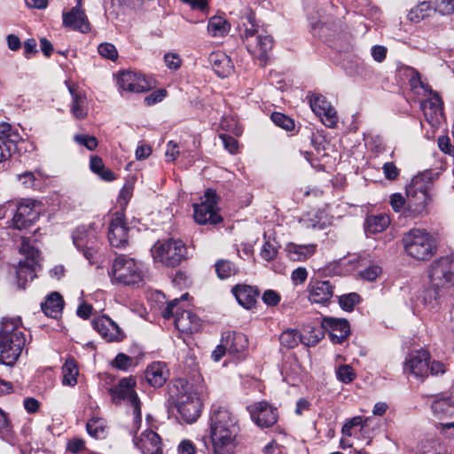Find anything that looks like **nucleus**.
Returning a JSON list of instances; mask_svg holds the SVG:
<instances>
[{
  "label": "nucleus",
  "mask_w": 454,
  "mask_h": 454,
  "mask_svg": "<svg viewBox=\"0 0 454 454\" xmlns=\"http://www.w3.org/2000/svg\"><path fill=\"white\" fill-rule=\"evenodd\" d=\"M165 97H166V90H158L153 91L151 94L146 96L145 98V102L146 103V105L152 106L158 102H160Z\"/></svg>",
  "instance_id": "62"
},
{
  "label": "nucleus",
  "mask_w": 454,
  "mask_h": 454,
  "mask_svg": "<svg viewBox=\"0 0 454 454\" xmlns=\"http://www.w3.org/2000/svg\"><path fill=\"white\" fill-rule=\"evenodd\" d=\"M118 84L121 89L131 92H145L149 90L153 84L144 75L131 71L121 72Z\"/></svg>",
  "instance_id": "22"
},
{
  "label": "nucleus",
  "mask_w": 454,
  "mask_h": 454,
  "mask_svg": "<svg viewBox=\"0 0 454 454\" xmlns=\"http://www.w3.org/2000/svg\"><path fill=\"white\" fill-rule=\"evenodd\" d=\"M360 301V296L356 293L343 294L339 297L340 307L346 311L353 310L356 304Z\"/></svg>",
  "instance_id": "49"
},
{
  "label": "nucleus",
  "mask_w": 454,
  "mask_h": 454,
  "mask_svg": "<svg viewBox=\"0 0 454 454\" xmlns=\"http://www.w3.org/2000/svg\"><path fill=\"white\" fill-rule=\"evenodd\" d=\"M164 61L166 66L169 69L176 70L181 66V59L176 53H167L164 56Z\"/></svg>",
  "instance_id": "57"
},
{
  "label": "nucleus",
  "mask_w": 454,
  "mask_h": 454,
  "mask_svg": "<svg viewBox=\"0 0 454 454\" xmlns=\"http://www.w3.org/2000/svg\"><path fill=\"white\" fill-rule=\"evenodd\" d=\"M227 20L221 16H213L208 20L207 31L213 37H223L226 32Z\"/></svg>",
  "instance_id": "44"
},
{
  "label": "nucleus",
  "mask_w": 454,
  "mask_h": 454,
  "mask_svg": "<svg viewBox=\"0 0 454 454\" xmlns=\"http://www.w3.org/2000/svg\"><path fill=\"white\" fill-rule=\"evenodd\" d=\"M312 111L317 115L321 121L329 128H333L338 121L335 109L323 95H313L309 99Z\"/></svg>",
  "instance_id": "16"
},
{
  "label": "nucleus",
  "mask_w": 454,
  "mask_h": 454,
  "mask_svg": "<svg viewBox=\"0 0 454 454\" xmlns=\"http://www.w3.org/2000/svg\"><path fill=\"white\" fill-rule=\"evenodd\" d=\"M252 420L260 427H272L278 420L277 410L266 402H258L247 407Z\"/></svg>",
  "instance_id": "17"
},
{
  "label": "nucleus",
  "mask_w": 454,
  "mask_h": 454,
  "mask_svg": "<svg viewBox=\"0 0 454 454\" xmlns=\"http://www.w3.org/2000/svg\"><path fill=\"white\" fill-rule=\"evenodd\" d=\"M18 179L21 181L22 184L26 187H35V173L31 171H26L22 174L17 176Z\"/></svg>",
  "instance_id": "60"
},
{
  "label": "nucleus",
  "mask_w": 454,
  "mask_h": 454,
  "mask_svg": "<svg viewBox=\"0 0 454 454\" xmlns=\"http://www.w3.org/2000/svg\"><path fill=\"white\" fill-rule=\"evenodd\" d=\"M317 246L314 244L297 245L290 243L286 246V253L292 261H304L311 257L316 252Z\"/></svg>",
  "instance_id": "34"
},
{
  "label": "nucleus",
  "mask_w": 454,
  "mask_h": 454,
  "mask_svg": "<svg viewBox=\"0 0 454 454\" xmlns=\"http://www.w3.org/2000/svg\"><path fill=\"white\" fill-rule=\"evenodd\" d=\"M444 291H446L445 288L434 286L429 282L422 295L424 304L431 309H434L439 304L440 298Z\"/></svg>",
  "instance_id": "40"
},
{
  "label": "nucleus",
  "mask_w": 454,
  "mask_h": 454,
  "mask_svg": "<svg viewBox=\"0 0 454 454\" xmlns=\"http://www.w3.org/2000/svg\"><path fill=\"white\" fill-rule=\"evenodd\" d=\"M231 293L236 298L238 303L247 309H249L255 305L256 299L259 295L257 288L245 284L235 286L232 287Z\"/></svg>",
  "instance_id": "29"
},
{
  "label": "nucleus",
  "mask_w": 454,
  "mask_h": 454,
  "mask_svg": "<svg viewBox=\"0 0 454 454\" xmlns=\"http://www.w3.org/2000/svg\"><path fill=\"white\" fill-rule=\"evenodd\" d=\"M438 146L442 153L454 156V146L451 145L450 139L448 137H440L438 138Z\"/></svg>",
  "instance_id": "59"
},
{
  "label": "nucleus",
  "mask_w": 454,
  "mask_h": 454,
  "mask_svg": "<svg viewBox=\"0 0 454 454\" xmlns=\"http://www.w3.org/2000/svg\"><path fill=\"white\" fill-rule=\"evenodd\" d=\"M432 411L438 418L450 416L454 411V397L450 392H443L433 396Z\"/></svg>",
  "instance_id": "31"
},
{
  "label": "nucleus",
  "mask_w": 454,
  "mask_h": 454,
  "mask_svg": "<svg viewBox=\"0 0 454 454\" xmlns=\"http://www.w3.org/2000/svg\"><path fill=\"white\" fill-rule=\"evenodd\" d=\"M430 97L420 104V108L424 113L425 119L432 126L440 124L442 118V102L436 92L428 94Z\"/></svg>",
  "instance_id": "24"
},
{
  "label": "nucleus",
  "mask_w": 454,
  "mask_h": 454,
  "mask_svg": "<svg viewBox=\"0 0 454 454\" xmlns=\"http://www.w3.org/2000/svg\"><path fill=\"white\" fill-rule=\"evenodd\" d=\"M279 342L282 347L292 349L296 348L299 343H302V335L296 329H286L279 336Z\"/></svg>",
  "instance_id": "42"
},
{
  "label": "nucleus",
  "mask_w": 454,
  "mask_h": 454,
  "mask_svg": "<svg viewBox=\"0 0 454 454\" xmlns=\"http://www.w3.org/2000/svg\"><path fill=\"white\" fill-rule=\"evenodd\" d=\"M86 427L88 434L96 439H103L106 435V422L101 418L90 419Z\"/></svg>",
  "instance_id": "43"
},
{
  "label": "nucleus",
  "mask_w": 454,
  "mask_h": 454,
  "mask_svg": "<svg viewBox=\"0 0 454 454\" xmlns=\"http://www.w3.org/2000/svg\"><path fill=\"white\" fill-rule=\"evenodd\" d=\"M407 203L404 216L417 218L428 213L434 192L431 172L426 171L415 176L406 187Z\"/></svg>",
  "instance_id": "2"
},
{
  "label": "nucleus",
  "mask_w": 454,
  "mask_h": 454,
  "mask_svg": "<svg viewBox=\"0 0 454 454\" xmlns=\"http://www.w3.org/2000/svg\"><path fill=\"white\" fill-rule=\"evenodd\" d=\"M270 119L275 125L282 128L286 131H291L294 129V120L280 112L272 113L270 115Z\"/></svg>",
  "instance_id": "46"
},
{
  "label": "nucleus",
  "mask_w": 454,
  "mask_h": 454,
  "mask_svg": "<svg viewBox=\"0 0 454 454\" xmlns=\"http://www.w3.org/2000/svg\"><path fill=\"white\" fill-rule=\"evenodd\" d=\"M321 326L329 333L333 342L342 343L349 335L350 327L348 320L333 317L322 318Z\"/></svg>",
  "instance_id": "20"
},
{
  "label": "nucleus",
  "mask_w": 454,
  "mask_h": 454,
  "mask_svg": "<svg viewBox=\"0 0 454 454\" xmlns=\"http://www.w3.org/2000/svg\"><path fill=\"white\" fill-rule=\"evenodd\" d=\"M97 234L94 223L89 226H80L73 233L74 245L77 249L84 248L88 245H94Z\"/></svg>",
  "instance_id": "32"
},
{
  "label": "nucleus",
  "mask_w": 454,
  "mask_h": 454,
  "mask_svg": "<svg viewBox=\"0 0 454 454\" xmlns=\"http://www.w3.org/2000/svg\"><path fill=\"white\" fill-rule=\"evenodd\" d=\"M135 445L143 454H162V443L160 435L146 430L138 438L134 439Z\"/></svg>",
  "instance_id": "25"
},
{
  "label": "nucleus",
  "mask_w": 454,
  "mask_h": 454,
  "mask_svg": "<svg viewBox=\"0 0 454 454\" xmlns=\"http://www.w3.org/2000/svg\"><path fill=\"white\" fill-rule=\"evenodd\" d=\"M208 439L213 454H227V409L214 404L208 418Z\"/></svg>",
  "instance_id": "5"
},
{
  "label": "nucleus",
  "mask_w": 454,
  "mask_h": 454,
  "mask_svg": "<svg viewBox=\"0 0 454 454\" xmlns=\"http://www.w3.org/2000/svg\"><path fill=\"white\" fill-rule=\"evenodd\" d=\"M336 373L338 380L345 384L350 383L355 379L354 370L348 364L340 365Z\"/></svg>",
  "instance_id": "51"
},
{
  "label": "nucleus",
  "mask_w": 454,
  "mask_h": 454,
  "mask_svg": "<svg viewBox=\"0 0 454 454\" xmlns=\"http://www.w3.org/2000/svg\"><path fill=\"white\" fill-rule=\"evenodd\" d=\"M151 253L154 262L168 267L177 266L188 258V249L180 239L158 241L151 248Z\"/></svg>",
  "instance_id": "7"
},
{
  "label": "nucleus",
  "mask_w": 454,
  "mask_h": 454,
  "mask_svg": "<svg viewBox=\"0 0 454 454\" xmlns=\"http://www.w3.org/2000/svg\"><path fill=\"white\" fill-rule=\"evenodd\" d=\"M209 63L211 64L215 73L222 78L226 76V62L227 55L223 51H213L208 57Z\"/></svg>",
  "instance_id": "39"
},
{
  "label": "nucleus",
  "mask_w": 454,
  "mask_h": 454,
  "mask_svg": "<svg viewBox=\"0 0 454 454\" xmlns=\"http://www.w3.org/2000/svg\"><path fill=\"white\" fill-rule=\"evenodd\" d=\"M68 91L71 95L70 112L77 120L85 119L88 115V99L83 90L75 84L67 83Z\"/></svg>",
  "instance_id": "23"
},
{
  "label": "nucleus",
  "mask_w": 454,
  "mask_h": 454,
  "mask_svg": "<svg viewBox=\"0 0 454 454\" xmlns=\"http://www.w3.org/2000/svg\"><path fill=\"white\" fill-rule=\"evenodd\" d=\"M131 357L123 353H120L116 356L114 365L120 370H127L131 364Z\"/></svg>",
  "instance_id": "58"
},
{
  "label": "nucleus",
  "mask_w": 454,
  "mask_h": 454,
  "mask_svg": "<svg viewBox=\"0 0 454 454\" xmlns=\"http://www.w3.org/2000/svg\"><path fill=\"white\" fill-rule=\"evenodd\" d=\"M164 318L175 317L174 324L176 328L186 333H192L199 331L201 325L200 317L191 310L184 309L179 305L178 299H174L168 303L162 311Z\"/></svg>",
  "instance_id": "10"
},
{
  "label": "nucleus",
  "mask_w": 454,
  "mask_h": 454,
  "mask_svg": "<svg viewBox=\"0 0 454 454\" xmlns=\"http://www.w3.org/2000/svg\"><path fill=\"white\" fill-rule=\"evenodd\" d=\"M39 217V212L35 208V203L30 200L20 202L12 217V226L17 230L30 227Z\"/></svg>",
  "instance_id": "19"
},
{
  "label": "nucleus",
  "mask_w": 454,
  "mask_h": 454,
  "mask_svg": "<svg viewBox=\"0 0 454 454\" xmlns=\"http://www.w3.org/2000/svg\"><path fill=\"white\" fill-rule=\"evenodd\" d=\"M63 385L74 387L77 383L79 371L74 359H67L62 366Z\"/></svg>",
  "instance_id": "41"
},
{
  "label": "nucleus",
  "mask_w": 454,
  "mask_h": 454,
  "mask_svg": "<svg viewBox=\"0 0 454 454\" xmlns=\"http://www.w3.org/2000/svg\"><path fill=\"white\" fill-rule=\"evenodd\" d=\"M91 325L106 341H121L125 337L119 325L106 315L93 318Z\"/></svg>",
  "instance_id": "18"
},
{
  "label": "nucleus",
  "mask_w": 454,
  "mask_h": 454,
  "mask_svg": "<svg viewBox=\"0 0 454 454\" xmlns=\"http://www.w3.org/2000/svg\"><path fill=\"white\" fill-rule=\"evenodd\" d=\"M434 12L442 16L454 14V0H432Z\"/></svg>",
  "instance_id": "48"
},
{
  "label": "nucleus",
  "mask_w": 454,
  "mask_h": 454,
  "mask_svg": "<svg viewBox=\"0 0 454 454\" xmlns=\"http://www.w3.org/2000/svg\"><path fill=\"white\" fill-rule=\"evenodd\" d=\"M129 239V228L124 220V215L116 212L112 215L108 228V240L112 247H125Z\"/></svg>",
  "instance_id": "15"
},
{
  "label": "nucleus",
  "mask_w": 454,
  "mask_h": 454,
  "mask_svg": "<svg viewBox=\"0 0 454 454\" xmlns=\"http://www.w3.org/2000/svg\"><path fill=\"white\" fill-rule=\"evenodd\" d=\"M407 200L400 194L394 193L390 197V205L395 212H399L403 207H406Z\"/></svg>",
  "instance_id": "63"
},
{
  "label": "nucleus",
  "mask_w": 454,
  "mask_h": 454,
  "mask_svg": "<svg viewBox=\"0 0 454 454\" xmlns=\"http://www.w3.org/2000/svg\"><path fill=\"white\" fill-rule=\"evenodd\" d=\"M308 278V271L304 267L295 269L291 274V279L295 286L303 284Z\"/></svg>",
  "instance_id": "55"
},
{
  "label": "nucleus",
  "mask_w": 454,
  "mask_h": 454,
  "mask_svg": "<svg viewBox=\"0 0 454 454\" xmlns=\"http://www.w3.org/2000/svg\"><path fill=\"white\" fill-rule=\"evenodd\" d=\"M136 380L132 377L124 378L109 390L112 400L115 403L124 401L133 410L134 424L138 427L141 422V403L135 390Z\"/></svg>",
  "instance_id": "9"
},
{
  "label": "nucleus",
  "mask_w": 454,
  "mask_h": 454,
  "mask_svg": "<svg viewBox=\"0 0 454 454\" xmlns=\"http://www.w3.org/2000/svg\"><path fill=\"white\" fill-rule=\"evenodd\" d=\"M218 197L213 189H207L200 203L193 205V217L200 224H216L222 221L218 214Z\"/></svg>",
  "instance_id": "12"
},
{
  "label": "nucleus",
  "mask_w": 454,
  "mask_h": 454,
  "mask_svg": "<svg viewBox=\"0 0 454 454\" xmlns=\"http://www.w3.org/2000/svg\"><path fill=\"white\" fill-rule=\"evenodd\" d=\"M278 250L270 241H265L261 250V256L267 262L276 258Z\"/></svg>",
  "instance_id": "53"
},
{
  "label": "nucleus",
  "mask_w": 454,
  "mask_h": 454,
  "mask_svg": "<svg viewBox=\"0 0 454 454\" xmlns=\"http://www.w3.org/2000/svg\"><path fill=\"white\" fill-rule=\"evenodd\" d=\"M409 82H410L411 90L415 93H417L419 95H427V94L432 93V90H431L430 86L427 83H425L422 82L420 74L418 72L412 71Z\"/></svg>",
  "instance_id": "45"
},
{
  "label": "nucleus",
  "mask_w": 454,
  "mask_h": 454,
  "mask_svg": "<svg viewBox=\"0 0 454 454\" xmlns=\"http://www.w3.org/2000/svg\"><path fill=\"white\" fill-rule=\"evenodd\" d=\"M242 12L241 24L238 25L240 37L246 43L249 53L257 59L262 66H264L269 59V52L273 47V40L268 35L258 33L254 17L247 6H245Z\"/></svg>",
  "instance_id": "3"
},
{
  "label": "nucleus",
  "mask_w": 454,
  "mask_h": 454,
  "mask_svg": "<svg viewBox=\"0 0 454 454\" xmlns=\"http://www.w3.org/2000/svg\"><path fill=\"white\" fill-rule=\"evenodd\" d=\"M22 141L18 129L7 122L0 123V162L7 160L18 151Z\"/></svg>",
  "instance_id": "14"
},
{
  "label": "nucleus",
  "mask_w": 454,
  "mask_h": 454,
  "mask_svg": "<svg viewBox=\"0 0 454 454\" xmlns=\"http://www.w3.org/2000/svg\"><path fill=\"white\" fill-rule=\"evenodd\" d=\"M308 292L311 302L325 303L333 295V286L328 280H315L309 283Z\"/></svg>",
  "instance_id": "27"
},
{
  "label": "nucleus",
  "mask_w": 454,
  "mask_h": 454,
  "mask_svg": "<svg viewBox=\"0 0 454 454\" xmlns=\"http://www.w3.org/2000/svg\"><path fill=\"white\" fill-rule=\"evenodd\" d=\"M406 254L417 261H428L437 252V244L434 237L426 230L414 228L403 238Z\"/></svg>",
  "instance_id": "4"
},
{
  "label": "nucleus",
  "mask_w": 454,
  "mask_h": 454,
  "mask_svg": "<svg viewBox=\"0 0 454 454\" xmlns=\"http://www.w3.org/2000/svg\"><path fill=\"white\" fill-rule=\"evenodd\" d=\"M74 141L89 149L90 151L94 150L98 146V140L95 137L90 135H75Z\"/></svg>",
  "instance_id": "52"
},
{
  "label": "nucleus",
  "mask_w": 454,
  "mask_h": 454,
  "mask_svg": "<svg viewBox=\"0 0 454 454\" xmlns=\"http://www.w3.org/2000/svg\"><path fill=\"white\" fill-rule=\"evenodd\" d=\"M430 354L425 350H414L407 354L403 362V373L425 380L428 375Z\"/></svg>",
  "instance_id": "13"
},
{
  "label": "nucleus",
  "mask_w": 454,
  "mask_h": 454,
  "mask_svg": "<svg viewBox=\"0 0 454 454\" xmlns=\"http://www.w3.org/2000/svg\"><path fill=\"white\" fill-rule=\"evenodd\" d=\"M108 275L113 284L123 286L138 285L143 280L140 264L124 254L115 257Z\"/></svg>",
  "instance_id": "6"
},
{
  "label": "nucleus",
  "mask_w": 454,
  "mask_h": 454,
  "mask_svg": "<svg viewBox=\"0 0 454 454\" xmlns=\"http://www.w3.org/2000/svg\"><path fill=\"white\" fill-rule=\"evenodd\" d=\"M381 273V268L378 265H370L365 270L360 272V276L362 278L366 279L368 281L375 280Z\"/></svg>",
  "instance_id": "54"
},
{
  "label": "nucleus",
  "mask_w": 454,
  "mask_h": 454,
  "mask_svg": "<svg viewBox=\"0 0 454 454\" xmlns=\"http://www.w3.org/2000/svg\"><path fill=\"white\" fill-rule=\"evenodd\" d=\"M63 25L82 33H88L90 30V22L79 6H74L69 12L63 13Z\"/></svg>",
  "instance_id": "26"
},
{
  "label": "nucleus",
  "mask_w": 454,
  "mask_h": 454,
  "mask_svg": "<svg viewBox=\"0 0 454 454\" xmlns=\"http://www.w3.org/2000/svg\"><path fill=\"white\" fill-rule=\"evenodd\" d=\"M390 223V218L387 215L380 214L370 215L366 219V231L369 233H379L383 231Z\"/></svg>",
  "instance_id": "38"
},
{
  "label": "nucleus",
  "mask_w": 454,
  "mask_h": 454,
  "mask_svg": "<svg viewBox=\"0 0 454 454\" xmlns=\"http://www.w3.org/2000/svg\"><path fill=\"white\" fill-rule=\"evenodd\" d=\"M229 451L244 446L245 437L241 433L240 425L238 420L229 417Z\"/></svg>",
  "instance_id": "37"
},
{
  "label": "nucleus",
  "mask_w": 454,
  "mask_h": 454,
  "mask_svg": "<svg viewBox=\"0 0 454 454\" xmlns=\"http://www.w3.org/2000/svg\"><path fill=\"white\" fill-rule=\"evenodd\" d=\"M146 381L154 387H162L168 380V370L163 362L150 364L145 372Z\"/></svg>",
  "instance_id": "30"
},
{
  "label": "nucleus",
  "mask_w": 454,
  "mask_h": 454,
  "mask_svg": "<svg viewBox=\"0 0 454 454\" xmlns=\"http://www.w3.org/2000/svg\"><path fill=\"white\" fill-rule=\"evenodd\" d=\"M435 13L432 1H422L412 7L408 12V19L414 23L420 22Z\"/></svg>",
  "instance_id": "35"
},
{
  "label": "nucleus",
  "mask_w": 454,
  "mask_h": 454,
  "mask_svg": "<svg viewBox=\"0 0 454 454\" xmlns=\"http://www.w3.org/2000/svg\"><path fill=\"white\" fill-rule=\"evenodd\" d=\"M169 395L179 415L186 423H193L200 416L203 400L207 395V389L203 380L196 385L184 379H176L169 386Z\"/></svg>",
  "instance_id": "1"
},
{
  "label": "nucleus",
  "mask_w": 454,
  "mask_h": 454,
  "mask_svg": "<svg viewBox=\"0 0 454 454\" xmlns=\"http://www.w3.org/2000/svg\"><path fill=\"white\" fill-rule=\"evenodd\" d=\"M322 338L323 332L321 330H313L309 337L302 336V343L306 346H315Z\"/></svg>",
  "instance_id": "61"
},
{
  "label": "nucleus",
  "mask_w": 454,
  "mask_h": 454,
  "mask_svg": "<svg viewBox=\"0 0 454 454\" xmlns=\"http://www.w3.org/2000/svg\"><path fill=\"white\" fill-rule=\"evenodd\" d=\"M20 253L25 256V260L19 262L16 269L18 286L25 288L28 281H32L36 277V271L41 268L40 253L28 241L24 240L20 247Z\"/></svg>",
  "instance_id": "11"
},
{
  "label": "nucleus",
  "mask_w": 454,
  "mask_h": 454,
  "mask_svg": "<svg viewBox=\"0 0 454 454\" xmlns=\"http://www.w3.org/2000/svg\"><path fill=\"white\" fill-rule=\"evenodd\" d=\"M98 51L100 56L110 60H115L118 58V51L113 43H100L98 47Z\"/></svg>",
  "instance_id": "50"
},
{
  "label": "nucleus",
  "mask_w": 454,
  "mask_h": 454,
  "mask_svg": "<svg viewBox=\"0 0 454 454\" xmlns=\"http://www.w3.org/2000/svg\"><path fill=\"white\" fill-rule=\"evenodd\" d=\"M428 281L436 287L446 290L454 286V254L433 261L427 270Z\"/></svg>",
  "instance_id": "8"
},
{
  "label": "nucleus",
  "mask_w": 454,
  "mask_h": 454,
  "mask_svg": "<svg viewBox=\"0 0 454 454\" xmlns=\"http://www.w3.org/2000/svg\"><path fill=\"white\" fill-rule=\"evenodd\" d=\"M41 307L47 317L58 318L61 315L64 301L59 294L52 293L46 297Z\"/></svg>",
  "instance_id": "33"
},
{
  "label": "nucleus",
  "mask_w": 454,
  "mask_h": 454,
  "mask_svg": "<svg viewBox=\"0 0 454 454\" xmlns=\"http://www.w3.org/2000/svg\"><path fill=\"white\" fill-rule=\"evenodd\" d=\"M262 299L268 306H276L280 301L279 294L274 290H266L263 293Z\"/></svg>",
  "instance_id": "56"
},
{
  "label": "nucleus",
  "mask_w": 454,
  "mask_h": 454,
  "mask_svg": "<svg viewBox=\"0 0 454 454\" xmlns=\"http://www.w3.org/2000/svg\"><path fill=\"white\" fill-rule=\"evenodd\" d=\"M439 444L434 439H422L416 446L417 454H437Z\"/></svg>",
  "instance_id": "47"
},
{
  "label": "nucleus",
  "mask_w": 454,
  "mask_h": 454,
  "mask_svg": "<svg viewBox=\"0 0 454 454\" xmlns=\"http://www.w3.org/2000/svg\"><path fill=\"white\" fill-rule=\"evenodd\" d=\"M248 348V339L242 333L234 332L229 340V356L239 355L238 359L245 357V354Z\"/></svg>",
  "instance_id": "36"
},
{
  "label": "nucleus",
  "mask_w": 454,
  "mask_h": 454,
  "mask_svg": "<svg viewBox=\"0 0 454 454\" xmlns=\"http://www.w3.org/2000/svg\"><path fill=\"white\" fill-rule=\"evenodd\" d=\"M7 338L6 343L0 341V363L8 366L15 364L25 346V337Z\"/></svg>",
  "instance_id": "21"
},
{
  "label": "nucleus",
  "mask_w": 454,
  "mask_h": 454,
  "mask_svg": "<svg viewBox=\"0 0 454 454\" xmlns=\"http://www.w3.org/2000/svg\"><path fill=\"white\" fill-rule=\"evenodd\" d=\"M25 337L20 317H3L0 322V341L6 343L7 338Z\"/></svg>",
  "instance_id": "28"
},
{
  "label": "nucleus",
  "mask_w": 454,
  "mask_h": 454,
  "mask_svg": "<svg viewBox=\"0 0 454 454\" xmlns=\"http://www.w3.org/2000/svg\"><path fill=\"white\" fill-rule=\"evenodd\" d=\"M177 451L179 454H194L196 447L192 441L184 439L180 442Z\"/></svg>",
  "instance_id": "64"
}]
</instances>
